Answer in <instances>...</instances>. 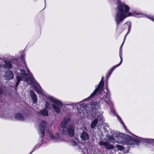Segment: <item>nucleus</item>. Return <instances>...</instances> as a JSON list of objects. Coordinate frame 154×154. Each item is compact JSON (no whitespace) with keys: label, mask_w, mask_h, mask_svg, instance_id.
I'll return each mask as SVG.
<instances>
[{"label":"nucleus","mask_w":154,"mask_h":154,"mask_svg":"<svg viewBox=\"0 0 154 154\" xmlns=\"http://www.w3.org/2000/svg\"><path fill=\"white\" fill-rule=\"evenodd\" d=\"M117 3H119V6L117 7V9L118 10L116 14L115 19L117 22V25L122 21L126 17L131 16V13L127 14L129 11L130 8L128 6L124 4L120 3L119 0H116Z\"/></svg>","instance_id":"1"},{"label":"nucleus","mask_w":154,"mask_h":154,"mask_svg":"<svg viewBox=\"0 0 154 154\" xmlns=\"http://www.w3.org/2000/svg\"><path fill=\"white\" fill-rule=\"evenodd\" d=\"M69 121V119L67 117H65L63 121L61 123L60 126L62 131V133L64 135H66L68 134L67 128L66 127Z\"/></svg>","instance_id":"2"},{"label":"nucleus","mask_w":154,"mask_h":154,"mask_svg":"<svg viewBox=\"0 0 154 154\" xmlns=\"http://www.w3.org/2000/svg\"><path fill=\"white\" fill-rule=\"evenodd\" d=\"M50 100L51 101L54 103L53 104V108L57 113H59L60 109L59 106H62V104L61 102L53 97H51Z\"/></svg>","instance_id":"3"},{"label":"nucleus","mask_w":154,"mask_h":154,"mask_svg":"<svg viewBox=\"0 0 154 154\" xmlns=\"http://www.w3.org/2000/svg\"><path fill=\"white\" fill-rule=\"evenodd\" d=\"M104 77L102 78L101 81L99 84L98 87L94 91L93 93L90 95L89 98H94V96L95 95L97 92H98L99 93H100L102 92L104 86Z\"/></svg>","instance_id":"4"},{"label":"nucleus","mask_w":154,"mask_h":154,"mask_svg":"<svg viewBox=\"0 0 154 154\" xmlns=\"http://www.w3.org/2000/svg\"><path fill=\"white\" fill-rule=\"evenodd\" d=\"M47 125V123L45 121H42L39 125V134L41 137H44L45 128Z\"/></svg>","instance_id":"5"},{"label":"nucleus","mask_w":154,"mask_h":154,"mask_svg":"<svg viewBox=\"0 0 154 154\" xmlns=\"http://www.w3.org/2000/svg\"><path fill=\"white\" fill-rule=\"evenodd\" d=\"M101 146H106V149H107L110 150L114 149V146L112 145L109 144V141H106L105 142L103 141H100L99 143Z\"/></svg>","instance_id":"6"},{"label":"nucleus","mask_w":154,"mask_h":154,"mask_svg":"<svg viewBox=\"0 0 154 154\" xmlns=\"http://www.w3.org/2000/svg\"><path fill=\"white\" fill-rule=\"evenodd\" d=\"M102 118L99 117H98L97 119H95L91 124V128H94L97 124H100L101 122H102Z\"/></svg>","instance_id":"7"},{"label":"nucleus","mask_w":154,"mask_h":154,"mask_svg":"<svg viewBox=\"0 0 154 154\" xmlns=\"http://www.w3.org/2000/svg\"><path fill=\"white\" fill-rule=\"evenodd\" d=\"M4 77L6 80H9L13 79L14 78V75L13 72L9 70L6 71Z\"/></svg>","instance_id":"8"},{"label":"nucleus","mask_w":154,"mask_h":154,"mask_svg":"<svg viewBox=\"0 0 154 154\" xmlns=\"http://www.w3.org/2000/svg\"><path fill=\"white\" fill-rule=\"evenodd\" d=\"M80 137L83 141H85L89 139V136L86 131H83L81 134Z\"/></svg>","instance_id":"9"},{"label":"nucleus","mask_w":154,"mask_h":154,"mask_svg":"<svg viewBox=\"0 0 154 154\" xmlns=\"http://www.w3.org/2000/svg\"><path fill=\"white\" fill-rule=\"evenodd\" d=\"M25 81L29 84H32L34 82L35 79L33 77L28 75V76L25 78Z\"/></svg>","instance_id":"10"},{"label":"nucleus","mask_w":154,"mask_h":154,"mask_svg":"<svg viewBox=\"0 0 154 154\" xmlns=\"http://www.w3.org/2000/svg\"><path fill=\"white\" fill-rule=\"evenodd\" d=\"M68 133L71 137H72L74 134V130L72 126V125H68Z\"/></svg>","instance_id":"11"},{"label":"nucleus","mask_w":154,"mask_h":154,"mask_svg":"<svg viewBox=\"0 0 154 154\" xmlns=\"http://www.w3.org/2000/svg\"><path fill=\"white\" fill-rule=\"evenodd\" d=\"M29 92L30 94V96L32 98V100L33 101V103H34L36 104L37 100L36 95L32 90H30L29 91Z\"/></svg>","instance_id":"12"},{"label":"nucleus","mask_w":154,"mask_h":154,"mask_svg":"<svg viewBox=\"0 0 154 154\" xmlns=\"http://www.w3.org/2000/svg\"><path fill=\"white\" fill-rule=\"evenodd\" d=\"M106 140L108 141L109 142V141H110L113 143L115 142V139L113 136L112 135L110 136L108 134H106Z\"/></svg>","instance_id":"13"},{"label":"nucleus","mask_w":154,"mask_h":154,"mask_svg":"<svg viewBox=\"0 0 154 154\" xmlns=\"http://www.w3.org/2000/svg\"><path fill=\"white\" fill-rule=\"evenodd\" d=\"M132 139V138L129 135L125 134L122 140L128 142L129 144V143L131 142Z\"/></svg>","instance_id":"14"},{"label":"nucleus","mask_w":154,"mask_h":154,"mask_svg":"<svg viewBox=\"0 0 154 154\" xmlns=\"http://www.w3.org/2000/svg\"><path fill=\"white\" fill-rule=\"evenodd\" d=\"M49 135L51 138L56 141L58 140L60 138V135L58 133L56 134L55 136L51 133H50Z\"/></svg>","instance_id":"15"},{"label":"nucleus","mask_w":154,"mask_h":154,"mask_svg":"<svg viewBox=\"0 0 154 154\" xmlns=\"http://www.w3.org/2000/svg\"><path fill=\"white\" fill-rule=\"evenodd\" d=\"M120 51H121V54L120 55V57L121 58V61L119 64H118L116 66H113L112 68L111 69L110 72L109 73V75H110L111 73L112 72L113 70L117 67L119 66L122 63V54H121V50H120Z\"/></svg>","instance_id":"16"},{"label":"nucleus","mask_w":154,"mask_h":154,"mask_svg":"<svg viewBox=\"0 0 154 154\" xmlns=\"http://www.w3.org/2000/svg\"><path fill=\"white\" fill-rule=\"evenodd\" d=\"M15 119L18 120H21L23 121L24 119L22 114L20 113H18L16 114L15 116Z\"/></svg>","instance_id":"17"},{"label":"nucleus","mask_w":154,"mask_h":154,"mask_svg":"<svg viewBox=\"0 0 154 154\" xmlns=\"http://www.w3.org/2000/svg\"><path fill=\"white\" fill-rule=\"evenodd\" d=\"M140 143V140H139L135 139L134 138H132L131 142L129 143L130 145H134L135 144L137 145H138Z\"/></svg>","instance_id":"18"},{"label":"nucleus","mask_w":154,"mask_h":154,"mask_svg":"<svg viewBox=\"0 0 154 154\" xmlns=\"http://www.w3.org/2000/svg\"><path fill=\"white\" fill-rule=\"evenodd\" d=\"M5 67L7 69H9L11 68L12 66L11 63L8 61H5Z\"/></svg>","instance_id":"19"},{"label":"nucleus","mask_w":154,"mask_h":154,"mask_svg":"<svg viewBox=\"0 0 154 154\" xmlns=\"http://www.w3.org/2000/svg\"><path fill=\"white\" fill-rule=\"evenodd\" d=\"M124 134L122 133H116L115 136L119 140H123Z\"/></svg>","instance_id":"20"},{"label":"nucleus","mask_w":154,"mask_h":154,"mask_svg":"<svg viewBox=\"0 0 154 154\" xmlns=\"http://www.w3.org/2000/svg\"><path fill=\"white\" fill-rule=\"evenodd\" d=\"M40 113L42 115L44 116H48V111L45 109L41 110L40 111Z\"/></svg>","instance_id":"21"},{"label":"nucleus","mask_w":154,"mask_h":154,"mask_svg":"<svg viewBox=\"0 0 154 154\" xmlns=\"http://www.w3.org/2000/svg\"><path fill=\"white\" fill-rule=\"evenodd\" d=\"M20 74L21 75L25 78L26 77H28V75L26 74L25 72V71L23 69H21L20 70Z\"/></svg>","instance_id":"22"},{"label":"nucleus","mask_w":154,"mask_h":154,"mask_svg":"<svg viewBox=\"0 0 154 154\" xmlns=\"http://www.w3.org/2000/svg\"><path fill=\"white\" fill-rule=\"evenodd\" d=\"M22 79V77L19 76H17V82L16 83V85L17 87L20 81Z\"/></svg>","instance_id":"23"},{"label":"nucleus","mask_w":154,"mask_h":154,"mask_svg":"<svg viewBox=\"0 0 154 154\" xmlns=\"http://www.w3.org/2000/svg\"><path fill=\"white\" fill-rule=\"evenodd\" d=\"M116 147L118 148L119 150L121 151H123L125 149L124 147L120 145H117Z\"/></svg>","instance_id":"24"},{"label":"nucleus","mask_w":154,"mask_h":154,"mask_svg":"<svg viewBox=\"0 0 154 154\" xmlns=\"http://www.w3.org/2000/svg\"><path fill=\"white\" fill-rule=\"evenodd\" d=\"M72 145L73 146H75L77 145V143L74 140H72Z\"/></svg>","instance_id":"25"},{"label":"nucleus","mask_w":154,"mask_h":154,"mask_svg":"<svg viewBox=\"0 0 154 154\" xmlns=\"http://www.w3.org/2000/svg\"><path fill=\"white\" fill-rule=\"evenodd\" d=\"M35 88L36 89V91L37 92L39 93H41V91L40 89H38L36 87H35Z\"/></svg>","instance_id":"26"},{"label":"nucleus","mask_w":154,"mask_h":154,"mask_svg":"<svg viewBox=\"0 0 154 154\" xmlns=\"http://www.w3.org/2000/svg\"><path fill=\"white\" fill-rule=\"evenodd\" d=\"M3 91L2 89L0 88V95H1L3 94Z\"/></svg>","instance_id":"27"},{"label":"nucleus","mask_w":154,"mask_h":154,"mask_svg":"<svg viewBox=\"0 0 154 154\" xmlns=\"http://www.w3.org/2000/svg\"><path fill=\"white\" fill-rule=\"evenodd\" d=\"M49 105V104L47 102H46V107L47 108H48Z\"/></svg>","instance_id":"28"},{"label":"nucleus","mask_w":154,"mask_h":154,"mask_svg":"<svg viewBox=\"0 0 154 154\" xmlns=\"http://www.w3.org/2000/svg\"><path fill=\"white\" fill-rule=\"evenodd\" d=\"M122 124H123L124 126L125 127V124H124V123H123V122H122Z\"/></svg>","instance_id":"29"},{"label":"nucleus","mask_w":154,"mask_h":154,"mask_svg":"<svg viewBox=\"0 0 154 154\" xmlns=\"http://www.w3.org/2000/svg\"><path fill=\"white\" fill-rule=\"evenodd\" d=\"M150 140H154V139H150Z\"/></svg>","instance_id":"30"},{"label":"nucleus","mask_w":154,"mask_h":154,"mask_svg":"<svg viewBox=\"0 0 154 154\" xmlns=\"http://www.w3.org/2000/svg\"><path fill=\"white\" fill-rule=\"evenodd\" d=\"M94 110V109L93 108L92 109V111H93Z\"/></svg>","instance_id":"31"}]
</instances>
